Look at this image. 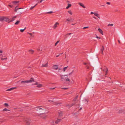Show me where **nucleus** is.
Returning a JSON list of instances; mask_svg holds the SVG:
<instances>
[{"label":"nucleus","instance_id":"7ed1b4c3","mask_svg":"<svg viewBox=\"0 0 125 125\" xmlns=\"http://www.w3.org/2000/svg\"><path fill=\"white\" fill-rule=\"evenodd\" d=\"M34 81V79L32 78H31L30 79V80H26L25 81H22L21 82V83L22 84L23 83H31L33 82Z\"/></svg>","mask_w":125,"mask_h":125},{"label":"nucleus","instance_id":"0e129e2a","mask_svg":"<svg viewBox=\"0 0 125 125\" xmlns=\"http://www.w3.org/2000/svg\"><path fill=\"white\" fill-rule=\"evenodd\" d=\"M42 2V1L41 0L40 1V3H41Z\"/></svg>","mask_w":125,"mask_h":125},{"label":"nucleus","instance_id":"9b49d317","mask_svg":"<svg viewBox=\"0 0 125 125\" xmlns=\"http://www.w3.org/2000/svg\"><path fill=\"white\" fill-rule=\"evenodd\" d=\"M52 68L54 70H57L58 68V66L57 65H55L52 66Z\"/></svg>","mask_w":125,"mask_h":125},{"label":"nucleus","instance_id":"09e8293b","mask_svg":"<svg viewBox=\"0 0 125 125\" xmlns=\"http://www.w3.org/2000/svg\"><path fill=\"white\" fill-rule=\"evenodd\" d=\"M93 18H94L95 19H97V18L96 17H94V16L93 17Z\"/></svg>","mask_w":125,"mask_h":125},{"label":"nucleus","instance_id":"f257e3e1","mask_svg":"<svg viewBox=\"0 0 125 125\" xmlns=\"http://www.w3.org/2000/svg\"><path fill=\"white\" fill-rule=\"evenodd\" d=\"M68 75H60V76L61 78V79L62 80V81H70V80L68 77Z\"/></svg>","mask_w":125,"mask_h":125},{"label":"nucleus","instance_id":"37998d69","mask_svg":"<svg viewBox=\"0 0 125 125\" xmlns=\"http://www.w3.org/2000/svg\"><path fill=\"white\" fill-rule=\"evenodd\" d=\"M89 66H88V65H87L86 66V68L87 69H88L89 68Z\"/></svg>","mask_w":125,"mask_h":125},{"label":"nucleus","instance_id":"cd10ccee","mask_svg":"<svg viewBox=\"0 0 125 125\" xmlns=\"http://www.w3.org/2000/svg\"><path fill=\"white\" fill-rule=\"evenodd\" d=\"M20 21H17L15 23V25H18L20 22Z\"/></svg>","mask_w":125,"mask_h":125},{"label":"nucleus","instance_id":"6ab92c4d","mask_svg":"<svg viewBox=\"0 0 125 125\" xmlns=\"http://www.w3.org/2000/svg\"><path fill=\"white\" fill-rule=\"evenodd\" d=\"M98 30L99 32L102 35H103V31L100 28H99L98 29Z\"/></svg>","mask_w":125,"mask_h":125},{"label":"nucleus","instance_id":"4468645a","mask_svg":"<svg viewBox=\"0 0 125 125\" xmlns=\"http://www.w3.org/2000/svg\"><path fill=\"white\" fill-rule=\"evenodd\" d=\"M17 16H14L12 18L11 20L9 21L8 22V23H9L10 22H12L13 21H14L15 20V18L17 17Z\"/></svg>","mask_w":125,"mask_h":125},{"label":"nucleus","instance_id":"39448f33","mask_svg":"<svg viewBox=\"0 0 125 125\" xmlns=\"http://www.w3.org/2000/svg\"><path fill=\"white\" fill-rule=\"evenodd\" d=\"M0 57L1 60L2 61H3L4 60H6L7 59V57L5 56H4L3 54L0 55Z\"/></svg>","mask_w":125,"mask_h":125},{"label":"nucleus","instance_id":"6e6d98bb","mask_svg":"<svg viewBox=\"0 0 125 125\" xmlns=\"http://www.w3.org/2000/svg\"><path fill=\"white\" fill-rule=\"evenodd\" d=\"M55 88H50V89L51 90V89H54Z\"/></svg>","mask_w":125,"mask_h":125},{"label":"nucleus","instance_id":"a19ab883","mask_svg":"<svg viewBox=\"0 0 125 125\" xmlns=\"http://www.w3.org/2000/svg\"><path fill=\"white\" fill-rule=\"evenodd\" d=\"M113 24H109L108 25V26H113Z\"/></svg>","mask_w":125,"mask_h":125},{"label":"nucleus","instance_id":"49530a36","mask_svg":"<svg viewBox=\"0 0 125 125\" xmlns=\"http://www.w3.org/2000/svg\"><path fill=\"white\" fill-rule=\"evenodd\" d=\"M106 4L108 5H110L111 4V3L110 2H106Z\"/></svg>","mask_w":125,"mask_h":125},{"label":"nucleus","instance_id":"e433bc0d","mask_svg":"<svg viewBox=\"0 0 125 125\" xmlns=\"http://www.w3.org/2000/svg\"><path fill=\"white\" fill-rule=\"evenodd\" d=\"M76 103H72V104H71L70 107H72Z\"/></svg>","mask_w":125,"mask_h":125},{"label":"nucleus","instance_id":"f03ea898","mask_svg":"<svg viewBox=\"0 0 125 125\" xmlns=\"http://www.w3.org/2000/svg\"><path fill=\"white\" fill-rule=\"evenodd\" d=\"M10 20L8 17H0V21H5L7 22Z\"/></svg>","mask_w":125,"mask_h":125},{"label":"nucleus","instance_id":"a878e982","mask_svg":"<svg viewBox=\"0 0 125 125\" xmlns=\"http://www.w3.org/2000/svg\"><path fill=\"white\" fill-rule=\"evenodd\" d=\"M102 48L100 49L101 51V53L103 54V51L104 50V47L103 46H102Z\"/></svg>","mask_w":125,"mask_h":125},{"label":"nucleus","instance_id":"e2e57ef3","mask_svg":"<svg viewBox=\"0 0 125 125\" xmlns=\"http://www.w3.org/2000/svg\"><path fill=\"white\" fill-rule=\"evenodd\" d=\"M82 107H81V108L80 109H79V110H81L82 109Z\"/></svg>","mask_w":125,"mask_h":125},{"label":"nucleus","instance_id":"20e7f679","mask_svg":"<svg viewBox=\"0 0 125 125\" xmlns=\"http://www.w3.org/2000/svg\"><path fill=\"white\" fill-rule=\"evenodd\" d=\"M42 107L41 106H38L35 108V110L39 111V112H40L43 110H44V109L42 108H41Z\"/></svg>","mask_w":125,"mask_h":125},{"label":"nucleus","instance_id":"13d9d810","mask_svg":"<svg viewBox=\"0 0 125 125\" xmlns=\"http://www.w3.org/2000/svg\"><path fill=\"white\" fill-rule=\"evenodd\" d=\"M83 64L85 65H86L87 64L86 63H83Z\"/></svg>","mask_w":125,"mask_h":125},{"label":"nucleus","instance_id":"393cba45","mask_svg":"<svg viewBox=\"0 0 125 125\" xmlns=\"http://www.w3.org/2000/svg\"><path fill=\"white\" fill-rule=\"evenodd\" d=\"M51 124L52 125H55V124H56L55 123V122L54 121H52L51 122Z\"/></svg>","mask_w":125,"mask_h":125},{"label":"nucleus","instance_id":"864d4df0","mask_svg":"<svg viewBox=\"0 0 125 125\" xmlns=\"http://www.w3.org/2000/svg\"><path fill=\"white\" fill-rule=\"evenodd\" d=\"M72 34L71 33H68L67 34V35H70V34Z\"/></svg>","mask_w":125,"mask_h":125},{"label":"nucleus","instance_id":"b1692460","mask_svg":"<svg viewBox=\"0 0 125 125\" xmlns=\"http://www.w3.org/2000/svg\"><path fill=\"white\" fill-rule=\"evenodd\" d=\"M72 6L71 4H68V6L66 7V9H68L70 7H71Z\"/></svg>","mask_w":125,"mask_h":125},{"label":"nucleus","instance_id":"c85d7f7f","mask_svg":"<svg viewBox=\"0 0 125 125\" xmlns=\"http://www.w3.org/2000/svg\"><path fill=\"white\" fill-rule=\"evenodd\" d=\"M21 9V8H17L16 7H15V11L16 12H17V10H19L20 9Z\"/></svg>","mask_w":125,"mask_h":125},{"label":"nucleus","instance_id":"bb28decb","mask_svg":"<svg viewBox=\"0 0 125 125\" xmlns=\"http://www.w3.org/2000/svg\"><path fill=\"white\" fill-rule=\"evenodd\" d=\"M37 4H36L35 6H32L30 8V10H32V9L35 6H36Z\"/></svg>","mask_w":125,"mask_h":125},{"label":"nucleus","instance_id":"5701e85b","mask_svg":"<svg viewBox=\"0 0 125 125\" xmlns=\"http://www.w3.org/2000/svg\"><path fill=\"white\" fill-rule=\"evenodd\" d=\"M67 12L71 15H72L73 13L71 10H69L67 11Z\"/></svg>","mask_w":125,"mask_h":125},{"label":"nucleus","instance_id":"6e6552de","mask_svg":"<svg viewBox=\"0 0 125 125\" xmlns=\"http://www.w3.org/2000/svg\"><path fill=\"white\" fill-rule=\"evenodd\" d=\"M91 14H94V15L95 16H96L99 19H100V15L99 14H98V13H96L95 12L94 13L93 12H91Z\"/></svg>","mask_w":125,"mask_h":125},{"label":"nucleus","instance_id":"ea45409f","mask_svg":"<svg viewBox=\"0 0 125 125\" xmlns=\"http://www.w3.org/2000/svg\"><path fill=\"white\" fill-rule=\"evenodd\" d=\"M61 88L62 89H64V90L67 89H68V88H64V87L62 88Z\"/></svg>","mask_w":125,"mask_h":125},{"label":"nucleus","instance_id":"a211bd4d","mask_svg":"<svg viewBox=\"0 0 125 125\" xmlns=\"http://www.w3.org/2000/svg\"><path fill=\"white\" fill-rule=\"evenodd\" d=\"M16 88H17L16 87H12V88H10V89H7V90H6V91H11L12 90L14 89H16Z\"/></svg>","mask_w":125,"mask_h":125},{"label":"nucleus","instance_id":"052dcab7","mask_svg":"<svg viewBox=\"0 0 125 125\" xmlns=\"http://www.w3.org/2000/svg\"><path fill=\"white\" fill-rule=\"evenodd\" d=\"M67 2L68 3H70V2L69 1H67Z\"/></svg>","mask_w":125,"mask_h":125},{"label":"nucleus","instance_id":"dca6fc26","mask_svg":"<svg viewBox=\"0 0 125 125\" xmlns=\"http://www.w3.org/2000/svg\"><path fill=\"white\" fill-rule=\"evenodd\" d=\"M59 25V23L58 22H56L54 25L53 27L54 29H55Z\"/></svg>","mask_w":125,"mask_h":125},{"label":"nucleus","instance_id":"8fccbe9b","mask_svg":"<svg viewBox=\"0 0 125 125\" xmlns=\"http://www.w3.org/2000/svg\"><path fill=\"white\" fill-rule=\"evenodd\" d=\"M28 33H29V34H30V35L31 36H32V33H29V32H28Z\"/></svg>","mask_w":125,"mask_h":125},{"label":"nucleus","instance_id":"f8f14e48","mask_svg":"<svg viewBox=\"0 0 125 125\" xmlns=\"http://www.w3.org/2000/svg\"><path fill=\"white\" fill-rule=\"evenodd\" d=\"M31 121L30 120H28L26 122V125H30L31 124Z\"/></svg>","mask_w":125,"mask_h":125},{"label":"nucleus","instance_id":"69168bd1","mask_svg":"<svg viewBox=\"0 0 125 125\" xmlns=\"http://www.w3.org/2000/svg\"><path fill=\"white\" fill-rule=\"evenodd\" d=\"M101 6H105L104 5H102Z\"/></svg>","mask_w":125,"mask_h":125},{"label":"nucleus","instance_id":"4c0bfd02","mask_svg":"<svg viewBox=\"0 0 125 125\" xmlns=\"http://www.w3.org/2000/svg\"><path fill=\"white\" fill-rule=\"evenodd\" d=\"M59 41H60L59 40L56 42L55 43V46H56V45L59 42Z\"/></svg>","mask_w":125,"mask_h":125},{"label":"nucleus","instance_id":"4be33fe9","mask_svg":"<svg viewBox=\"0 0 125 125\" xmlns=\"http://www.w3.org/2000/svg\"><path fill=\"white\" fill-rule=\"evenodd\" d=\"M29 52L31 54H33L34 52V51L31 49L29 50Z\"/></svg>","mask_w":125,"mask_h":125},{"label":"nucleus","instance_id":"79ce46f5","mask_svg":"<svg viewBox=\"0 0 125 125\" xmlns=\"http://www.w3.org/2000/svg\"><path fill=\"white\" fill-rule=\"evenodd\" d=\"M71 104H70V105H67V107H69V108H70V107H70L71 106Z\"/></svg>","mask_w":125,"mask_h":125},{"label":"nucleus","instance_id":"2f4dec72","mask_svg":"<svg viewBox=\"0 0 125 125\" xmlns=\"http://www.w3.org/2000/svg\"><path fill=\"white\" fill-rule=\"evenodd\" d=\"M4 105L6 107H8L9 106L8 104L6 103H5L4 104Z\"/></svg>","mask_w":125,"mask_h":125},{"label":"nucleus","instance_id":"3c124183","mask_svg":"<svg viewBox=\"0 0 125 125\" xmlns=\"http://www.w3.org/2000/svg\"><path fill=\"white\" fill-rule=\"evenodd\" d=\"M3 52L2 50H0V53H2Z\"/></svg>","mask_w":125,"mask_h":125},{"label":"nucleus","instance_id":"0eeeda50","mask_svg":"<svg viewBox=\"0 0 125 125\" xmlns=\"http://www.w3.org/2000/svg\"><path fill=\"white\" fill-rule=\"evenodd\" d=\"M102 71L105 72V75H107L108 73V69L106 66H105L103 69L101 68Z\"/></svg>","mask_w":125,"mask_h":125},{"label":"nucleus","instance_id":"603ef678","mask_svg":"<svg viewBox=\"0 0 125 125\" xmlns=\"http://www.w3.org/2000/svg\"><path fill=\"white\" fill-rule=\"evenodd\" d=\"M66 21H70V20L69 19H68L66 20Z\"/></svg>","mask_w":125,"mask_h":125},{"label":"nucleus","instance_id":"58836bf2","mask_svg":"<svg viewBox=\"0 0 125 125\" xmlns=\"http://www.w3.org/2000/svg\"><path fill=\"white\" fill-rule=\"evenodd\" d=\"M20 31L21 32H23L24 31V29H21Z\"/></svg>","mask_w":125,"mask_h":125},{"label":"nucleus","instance_id":"de8ad7c7","mask_svg":"<svg viewBox=\"0 0 125 125\" xmlns=\"http://www.w3.org/2000/svg\"><path fill=\"white\" fill-rule=\"evenodd\" d=\"M22 13L21 12H21L19 11V12H18V14L19 15H20Z\"/></svg>","mask_w":125,"mask_h":125},{"label":"nucleus","instance_id":"412c9836","mask_svg":"<svg viewBox=\"0 0 125 125\" xmlns=\"http://www.w3.org/2000/svg\"><path fill=\"white\" fill-rule=\"evenodd\" d=\"M78 97V95H77L73 99V101H75Z\"/></svg>","mask_w":125,"mask_h":125},{"label":"nucleus","instance_id":"5fc2aeb1","mask_svg":"<svg viewBox=\"0 0 125 125\" xmlns=\"http://www.w3.org/2000/svg\"><path fill=\"white\" fill-rule=\"evenodd\" d=\"M118 42H119V43H121V42H120V41L119 40H118Z\"/></svg>","mask_w":125,"mask_h":125},{"label":"nucleus","instance_id":"c03bdc74","mask_svg":"<svg viewBox=\"0 0 125 125\" xmlns=\"http://www.w3.org/2000/svg\"><path fill=\"white\" fill-rule=\"evenodd\" d=\"M96 37L97 38L100 39L101 38L100 37H98L97 35H96Z\"/></svg>","mask_w":125,"mask_h":125},{"label":"nucleus","instance_id":"f704fd0d","mask_svg":"<svg viewBox=\"0 0 125 125\" xmlns=\"http://www.w3.org/2000/svg\"><path fill=\"white\" fill-rule=\"evenodd\" d=\"M11 8H12V7H13L14 6H13V5L12 4H11V5H10V4H9L8 5Z\"/></svg>","mask_w":125,"mask_h":125},{"label":"nucleus","instance_id":"423d86ee","mask_svg":"<svg viewBox=\"0 0 125 125\" xmlns=\"http://www.w3.org/2000/svg\"><path fill=\"white\" fill-rule=\"evenodd\" d=\"M39 116L40 117L43 119L45 118L47 116V115L45 113H40Z\"/></svg>","mask_w":125,"mask_h":125},{"label":"nucleus","instance_id":"aec40b11","mask_svg":"<svg viewBox=\"0 0 125 125\" xmlns=\"http://www.w3.org/2000/svg\"><path fill=\"white\" fill-rule=\"evenodd\" d=\"M48 66V62H47L45 64H42V67H46Z\"/></svg>","mask_w":125,"mask_h":125},{"label":"nucleus","instance_id":"72a5a7b5","mask_svg":"<svg viewBox=\"0 0 125 125\" xmlns=\"http://www.w3.org/2000/svg\"><path fill=\"white\" fill-rule=\"evenodd\" d=\"M68 67H65L63 69V71L65 72L66 69Z\"/></svg>","mask_w":125,"mask_h":125},{"label":"nucleus","instance_id":"338daca9","mask_svg":"<svg viewBox=\"0 0 125 125\" xmlns=\"http://www.w3.org/2000/svg\"><path fill=\"white\" fill-rule=\"evenodd\" d=\"M26 27H25L24 28V30L26 29Z\"/></svg>","mask_w":125,"mask_h":125},{"label":"nucleus","instance_id":"4d7b16f0","mask_svg":"<svg viewBox=\"0 0 125 125\" xmlns=\"http://www.w3.org/2000/svg\"><path fill=\"white\" fill-rule=\"evenodd\" d=\"M62 54H63V53H60L59 55H59H61Z\"/></svg>","mask_w":125,"mask_h":125},{"label":"nucleus","instance_id":"bf43d9fd","mask_svg":"<svg viewBox=\"0 0 125 125\" xmlns=\"http://www.w3.org/2000/svg\"><path fill=\"white\" fill-rule=\"evenodd\" d=\"M59 55H57L56 56V57H59Z\"/></svg>","mask_w":125,"mask_h":125},{"label":"nucleus","instance_id":"1a4fd4ad","mask_svg":"<svg viewBox=\"0 0 125 125\" xmlns=\"http://www.w3.org/2000/svg\"><path fill=\"white\" fill-rule=\"evenodd\" d=\"M34 85H37V87L38 88H41L42 87V85L41 84H38V82H36V83L33 84Z\"/></svg>","mask_w":125,"mask_h":125},{"label":"nucleus","instance_id":"ddd939ff","mask_svg":"<svg viewBox=\"0 0 125 125\" xmlns=\"http://www.w3.org/2000/svg\"><path fill=\"white\" fill-rule=\"evenodd\" d=\"M58 114L59 117H61L63 115V112L61 111H59Z\"/></svg>","mask_w":125,"mask_h":125},{"label":"nucleus","instance_id":"473e14b6","mask_svg":"<svg viewBox=\"0 0 125 125\" xmlns=\"http://www.w3.org/2000/svg\"><path fill=\"white\" fill-rule=\"evenodd\" d=\"M74 71L73 70L72 72H71L70 73L68 74V75H71L73 72Z\"/></svg>","mask_w":125,"mask_h":125},{"label":"nucleus","instance_id":"774afa93","mask_svg":"<svg viewBox=\"0 0 125 125\" xmlns=\"http://www.w3.org/2000/svg\"><path fill=\"white\" fill-rule=\"evenodd\" d=\"M42 1L43 0H41Z\"/></svg>","mask_w":125,"mask_h":125},{"label":"nucleus","instance_id":"a18cd8bd","mask_svg":"<svg viewBox=\"0 0 125 125\" xmlns=\"http://www.w3.org/2000/svg\"><path fill=\"white\" fill-rule=\"evenodd\" d=\"M89 28V27H84L83 28V29H85L86 28Z\"/></svg>","mask_w":125,"mask_h":125},{"label":"nucleus","instance_id":"f3484780","mask_svg":"<svg viewBox=\"0 0 125 125\" xmlns=\"http://www.w3.org/2000/svg\"><path fill=\"white\" fill-rule=\"evenodd\" d=\"M78 4H79L80 6H82L83 8H86L85 7L84 5V4L82 3H78Z\"/></svg>","mask_w":125,"mask_h":125},{"label":"nucleus","instance_id":"9d476101","mask_svg":"<svg viewBox=\"0 0 125 125\" xmlns=\"http://www.w3.org/2000/svg\"><path fill=\"white\" fill-rule=\"evenodd\" d=\"M19 2V1H12L10 3V4H12L13 5V6L16 5Z\"/></svg>","mask_w":125,"mask_h":125},{"label":"nucleus","instance_id":"7c9ffc66","mask_svg":"<svg viewBox=\"0 0 125 125\" xmlns=\"http://www.w3.org/2000/svg\"><path fill=\"white\" fill-rule=\"evenodd\" d=\"M10 110L7 109L6 108H5L2 110V111L4 112L6 111H9Z\"/></svg>","mask_w":125,"mask_h":125},{"label":"nucleus","instance_id":"2eb2a0df","mask_svg":"<svg viewBox=\"0 0 125 125\" xmlns=\"http://www.w3.org/2000/svg\"><path fill=\"white\" fill-rule=\"evenodd\" d=\"M61 121V119H57L55 122V123L56 124H57L59 123Z\"/></svg>","mask_w":125,"mask_h":125},{"label":"nucleus","instance_id":"680f3d73","mask_svg":"<svg viewBox=\"0 0 125 125\" xmlns=\"http://www.w3.org/2000/svg\"><path fill=\"white\" fill-rule=\"evenodd\" d=\"M75 24H72V25H74Z\"/></svg>","mask_w":125,"mask_h":125},{"label":"nucleus","instance_id":"c756f323","mask_svg":"<svg viewBox=\"0 0 125 125\" xmlns=\"http://www.w3.org/2000/svg\"><path fill=\"white\" fill-rule=\"evenodd\" d=\"M124 110L123 109L120 110L119 111V113H122L124 112Z\"/></svg>","mask_w":125,"mask_h":125},{"label":"nucleus","instance_id":"c9c22d12","mask_svg":"<svg viewBox=\"0 0 125 125\" xmlns=\"http://www.w3.org/2000/svg\"><path fill=\"white\" fill-rule=\"evenodd\" d=\"M53 12L52 11H50V12H47L46 13L47 14H49V13L51 14V13H53Z\"/></svg>","mask_w":125,"mask_h":125}]
</instances>
